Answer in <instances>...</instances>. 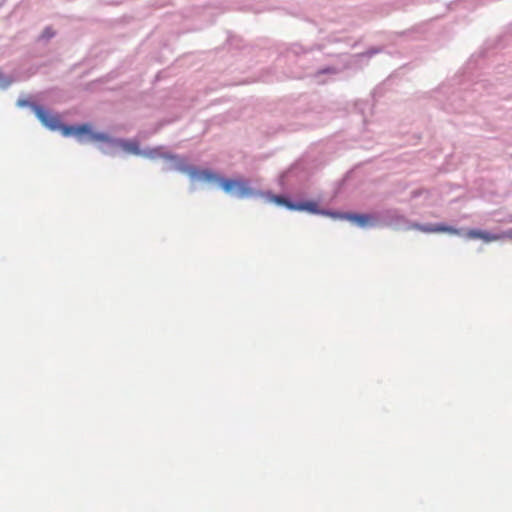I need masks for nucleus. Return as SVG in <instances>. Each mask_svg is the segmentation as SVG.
<instances>
[{
	"label": "nucleus",
	"instance_id": "1",
	"mask_svg": "<svg viewBox=\"0 0 512 512\" xmlns=\"http://www.w3.org/2000/svg\"><path fill=\"white\" fill-rule=\"evenodd\" d=\"M33 110L43 125L51 130L60 129L64 136L75 135L78 138H81L83 135H88L93 141L108 142L110 140L106 134L93 133L91 127L87 124L80 126L61 125L58 116L51 114L41 106L34 105Z\"/></svg>",
	"mask_w": 512,
	"mask_h": 512
},
{
	"label": "nucleus",
	"instance_id": "2",
	"mask_svg": "<svg viewBox=\"0 0 512 512\" xmlns=\"http://www.w3.org/2000/svg\"><path fill=\"white\" fill-rule=\"evenodd\" d=\"M179 169L188 173L190 176H198L206 181H217L226 193H234L239 198L248 197L253 194V191L248 186L247 181L225 179L210 170L197 171L192 167L185 166L182 159H179Z\"/></svg>",
	"mask_w": 512,
	"mask_h": 512
},
{
	"label": "nucleus",
	"instance_id": "3",
	"mask_svg": "<svg viewBox=\"0 0 512 512\" xmlns=\"http://www.w3.org/2000/svg\"><path fill=\"white\" fill-rule=\"evenodd\" d=\"M323 215L330 216L332 218L348 219L361 227L371 225L374 223V219L370 215L366 214H340L335 212L322 211Z\"/></svg>",
	"mask_w": 512,
	"mask_h": 512
},
{
	"label": "nucleus",
	"instance_id": "4",
	"mask_svg": "<svg viewBox=\"0 0 512 512\" xmlns=\"http://www.w3.org/2000/svg\"><path fill=\"white\" fill-rule=\"evenodd\" d=\"M120 146L126 152L137 156L141 155L148 158H156L161 156L159 148L151 149L149 151H141L138 142L135 140L122 141Z\"/></svg>",
	"mask_w": 512,
	"mask_h": 512
},
{
	"label": "nucleus",
	"instance_id": "5",
	"mask_svg": "<svg viewBox=\"0 0 512 512\" xmlns=\"http://www.w3.org/2000/svg\"><path fill=\"white\" fill-rule=\"evenodd\" d=\"M413 229L424 233H448L451 235H460V230L445 224H413Z\"/></svg>",
	"mask_w": 512,
	"mask_h": 512
},
{
	"label": "nucleus",
	"instance_id": "6",
	"mask_svg": "<svg viewBox=\"0 0 512 512\" xmlns=\"http://www.w3.org/2000/svg\"><path fill=\"white\" fill-rule=\"evenodd\" d=\"M466 236L469 239H482L485 242H492L500 239L499 235L491 234L485 231L471 229L467 231Z\"/></svg>",
	"mask_w": 512,
	"mask_h": 512
},
{
	"label": "nucleus",
	"instance_id": "7",
	"mask_svg": "<svg viewBox=\"0 0 512 512\" xmlns=\"http://www.w3.org/2000/svg\"><path fill=\"white\" fill-rule=\"evenodd\" d=\"M294 210H306L311 213H318L317 205L314 202H303L299 204H295Z\"/></svg>",
	"mask_w": 512,
	"mask_h": 512
},
{
	"label": "nucleus",
	"instance_id": "8",
	"mask_svg": "<svg viewBox=\"0 0 512 512\" xmlns=\"http://www.w3.org/2000/svg\"><path fill=\"white\" fill-rule=\"evenodd\" d=\"M271 200L273 202H275L276 204H278V205H283V206L287 207L290 210H294L295 204L290 202L289 200H287L283 196H276V195H274V196L271 197Z\"/></svg>",
	"mask_w": 512,
	"mask_h": 512
},
{
	"label": "nucleus",
	"instance_id": "9",
	"mask_svg": "<svg viewBox=\"0 0 512 512\" xmlns=\"http://www.w3.org/2000/svg\"><path fill=\"white\" fill-rule=\"evenodd\" d=\"M53 34H54V33H53L52 31H50V29H46V30L44 31L43 36H44V37H47V38H50V37H52V36H53Z\"/></svg>",
	"mask_w": 512,
	"mask_h": 512
},
{
	"label": "nucleus",
	"instance_id": "10",
	"mask_svg": "<svg viewBox=\"0 0 512 512\" xmlns=\"http://www.w3.org/2000/svg\"><path fill=\"white\" fill-rule=\"evenodd\" d=\"M25 104L24 101H19V105L23 106Z\"/></svg>",
	"mask_w": 512,
	"mask_h": 512
}]
</instances>
